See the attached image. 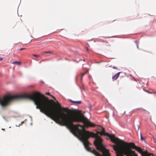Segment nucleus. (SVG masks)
Masks as SVG:
<instances>
[{
    "instance_id": "11",
    "label": "nucleus",
    "mask_w": 156,
    "mask_h": 156,
    "mask_svg": "<svg viewBox=\"0 0 156 156\" xmlns=\"http://www.w3.org/2000/svg\"><path fill=\"white\" fill-rule=\"evenodd\" d=\"M140 140H145L144 139L142 136L141 133H140Z\"/></svg>"
},
{
    "instance_id": "16",
    "label": "nucleus",
    "mask_w": 156,
    "mask_h": 156,
    "mask_svg": "<svg viewBox=\"0 0 156 156\" xmlns=\"http://www.w3.org/2000/svg\"><path fill=\"white\" fill-rule=\"evenodd\" d=\"M86 48L87 51H88V48L87 46H86Z\"/></svg>"
},
{
    "instance_id": "14",
    "label": "nucleus",
    "mask_w": 156,
    "mask_h": 156,
    "mask_svg": "<svg viewBox=\"0 0 156 156\" xmlns=\"http://www.w3.org/2000/svg\"><path fill=\"white\" fill-rule=\"evenodd\" d=\"M46 95H51L50 94L49 92H47L46 93Z\"/></svg>"
},
{
    "instance_id": "1",
    "label": "nucleus",
    "mask_w": 156,
    "mask_h": 156,
    "mask_svg": "<svg viewBox=\"0 0 156 156\" xmlns=\"http://www.w3.org/2000/svg\"><path fill=\"white\" fill-rule=\"evenodd\" d=\"M114 151H117V156H137L131 148L135 149L142 154V156H150L147 151H143L142 149L136 146L133 143H128L121 140L117 146L113 145Z\"/></svg>"
},
{
    "instance_id": "10",
    "label": "nucleus",
    "mask_w": 156,
    "mask_h": 156,
    "mask_svg": "<svg viewBox=\"0 0 156 156\" xmlns=\"http://www.w3.org/2000/svg\"><path fill=\"white\" fill-rule=\"evenodd\" d=\"M44 53L52 54V52L51 51H46L43 52H42V54H44Z\"/></svg>"
},
{
    "instance_id": "5",
    "label": "nucleus",
    "mask_w": 156,
    "mask_h": 156,
    "mask_svg": "<svg viewBox=\"0 0 156 156\" xmlns=\"http://www.w3.org/2000/svg\"><path fill=\"white\" fill-rule=\"evenodd\" d=\"M71 102H72L75 104H80L81 103V101H73L72 100H70Z\"/></svg>"
},
{
    "instance_id": "2",
    "label": "nucleus",
    "mask_w": 156,
    "mask_h": 156,
    "mask_svg": "<svg viewBox=\"0 0 156 156\" xmlns=\"http://www.w3.org/2000/svg\"><path fill=\"white\" fill-rule=\"evenodd\" d=\"M21 99H29L33 101V94H24L13 96L5 95L2 99H0V104L1 106L4 107L7 105L10 101Z\"/></svg>"
},
{
    "instance_id": "13",
    "label": "nucleus",
    "mask_w": 156,
    "mask_h": 156,
    "mask_svg": "<svg viewBox=\"0 0 156 156\" xmlns=\"http://www.w3.org/2000/svg\"><path fill=\"white\" fill-rule=\"evenodd\" d=\"M33 56H35V57H38L39 56V55H35V54H33L32 55Z\"/></svg>"
},
{
    "instance_id": "9",
    "label": "nucleus",
    "mask_w": 156,
    "mask_h": 156,
    "mask_svg": "<svg viewBox=\"0 0 156 156\" xmlns=\"http://www.w3.org/2000/svg\"><path fill=\"white\" fill-rule=\"evenodd\" d=\"M57 106L58 107L59 109H61V106L60 105V103H58V102H57Z\"/></svg>"
},
{
    "instance_id": "3",
    "label": "nucleus",
    "mask_w": 156,
    "mask_h": 156,
    "mask_svg": "<svg viewBox=\"0 0 156 156\" xmlns=\"http://www.w3.org/2000/svg\"><path fill=\"white\" fill-rule=\"evenodd\" d=\"M102 130L101 131H98L97 133L98 134H100L101 135H104L108 136L110 139L111 141L114 143L116 144L117 145L118 144L121 140L118 138L115 137V136L113 135H110L108 133H106L105 132V130L104 129L101 127Z\"/></svg>"
},
{
    "instance_id": "17",
    "label": "nucleus",
    "mask_w": 156,
    "mask_h": 156,
    "mask_svg": "<svg viewBox=\"0 0 156 156\" xmlns=\"http://www.w3.org/2000/svg\"><path fill=\"white\" fill-rule=\"evenodd\" d=\"M113 68L114 69H117V67H115V66H114L113 67Z\"/></svg>"
},
{
    "instance_id": "4",
    "label": "nucleus",
    "mask_w": 156,
    "mask_h": 156,
    "mask_svg": "<svg viewBox=\"0 0 156 156\" xmlns=\"http://www.w3.org/2000/svg\"><path fill=\"white\" fill-rule=\"evenodd\" d=\"M120 73V72H118L112 76V78L113 80H116L118 78Z\"/></svg>"
},
{
    "instance_id": "8",
    "label": "nucleus",
    "mask_w": 156,
    "mask_h": 156,
    "mask_svg": "<svg viewBox=\"0 0 156 156\" xmlns=\"http://www.w3.org/2000/svg\"><path fill=\"white\" fill-rule=\"evenodd\" d=\"M12 63L14 64H16L18 65H20L21 64V62H13Z\"/></svg>"
},
{
    "instance_id": "21",
    "label": "nucleus",
    "mask_w": 156,
    "mask_h": 156,
    "mask_svg": "<svg viewBox=\"0 0 156 156\" xmlns=\"http://www.w3.org/2000/svg\"><path fill=\"white\" fill-rule=\"evenodd\" d=\"M2 130H4V129H2Z\"/></svg>"
},
{
    "instance_id": "22",
    "label": "nucleus",
    "mask_w": 156,
    "mask_h": 156,
    "mask_svg": "<svg viewBox=\"0 0 156 156\" xmlns=\"http://www.w3.org/2000/svg\"><path fill=\"white\" fill-rule=\"evenodd\" d=\"M76 79H77V77H76Z\"/></svg>"
},
{
    "instance_id": "7",
    "label": "nucleus",
    "mask_w": 156,
    "mask_h": 156,
    "mask_svg": "<svg viewBox=\"0 0 156 156\" xmlns=\"http://www.w3.org/2000/svg\"><path fill=\"white\" fill-rule=\"evenodd\" d=\"M147 92L149 94H156V92L154 91L153 90H152L151 91H149L148 90H147Z\"/></svg>"
},
{
    "instance_id": "6",
    "label": "nucleus",
    "mask_w": 156,
    "mask_h": 156,
    "mask_svg": "<svg viewBox=\"0 0 156 156\" xmlns=\"http://www.w3.org/2000/svg\"><path fill=\"white\" fill-rule=\"evenodd\" d=\"M88 72V70H87L85 72L81 73V80H82V78L83 76Z\"/></svg>"
},
{
    "instance_id": "15",
    "label": "nucleus",
    "mask_w": 156,
    "mask_h": 156,
    "mask_svg": "<svg viewBox=\"0 0 156 156\" xmlns=\"http://www.w3.org/2000/svg\"><path fill=\"white\" fill-rule=\"evenodd\" d=\"M26 49V48H21L20 49V50H24V49Z\"/></svg>"
},
{
    "instance_id": "20",
    "label": "nucleus",
    "mask_w": 156,
    "mask_h": 156,
    "mask_svg": "<svg viewBox=\"0 0 156 156\" xmlns=\"http://www.w3.org/2000/svg\"><path fill=\"white\" fill-rule=\"evenodd\" d=\"M137 48H138V45H137Z\"/></svg>"
},
{
    "instance_id": "19",
    "label": "nucleus",
    "mask_w": 156,
    "mask_h": 156,
    "mask_svg": "<svg viewBox=\"0 0 156 156\" xmlns=\"http://www.w3.org/2000/svg\"><path fill=\"white\" fill-rule=\"evenodd\" d=\"M51 97H53V98L54 99H55V97H54L53 96H52V95H51Z\"/></svg>"
},
{
    "instance_id": "12",
    "label": "nucleus",
    "mask_w": 156,
    "mask_h": 156,
    "mask_svg": "<svg viewBox=\"0 0 156 156\" xmlns=\"http://www.w3.org/2000/svg\"><path fill=\"white\" fill-rule=\"evenodd\" d=\"M63 109L65 111H67L68 110H69V109L68 108H63Z\"/></svg>"
},
{
    "instance_id": "18",
    "label": "nucleus",
    "mask_w": 156,
    "mask_h": 156,
    "mask_svg": "<svg viewBox=\"0 0 156 156\" xmlns=\"http://www.w3.org/2000/svg\"><path fill=\"white\" fill-rule=\"evenodd\" d=\"M2 58H0V61H2Z\"/></svg>"
}]
</instances>
